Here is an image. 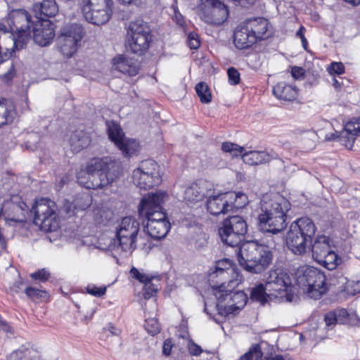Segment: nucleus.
I'll return each mask as SVG.
<instances>
[{"label": "nucleus", "mask_w": 360, "mask_h": 360, "mask_svg": "<svg viewBox=\"0 0 360 360\" xmlns=\"http://www.w3.org/2000/svg\"><path fill=\"white\" fill-rule=\"evenodd\" d=\"M36 21L54 17L58 12V7L54 0H44L33 6Z\"/></svg>", "instance_id": "29"}, {"label": "nucleus", "mask_w": 360, "mask_h": 360, "mask_svg": "<svg viewBox=\"0 0 360 360\" xmlns=\"http://www.w3.org/2000/svg\"><path fill=\"white\" fill-rule=\"evenodd\" d=\"M268 297L271 298L273 297L270 295L269 292L266 289L265 284L260 283L252 288L250 298L252 300L264 304L267 302Z\"/></svg>", "instance_id": "39"}, {"label": "nucleus", "mask_w": 360, "mask_h": 360, "mask_svg": "<svg viewBox=\"0 0 360 360\" xmlns=\"http://www.w3.org/2000/svg\"><path fill=\"white\" fill-rule=\"evenodd\" d=\"M32 33L34 42L41 46L49 44L55 37L53 25L47 19L33 22Z\"/></svg>", "instance_id": "21"}, {"label": "nucleus", "mask_w": 360, "mask_h": 360, "mask_svg": "<svg viewBox=\"0 0 360 360\" xmlns=\"http://www.w3.org/2000/svg\"><path fill=\"white\" fill-rule=\"evenodd\" d=\"M324 321L326 326L331 328L338 323L337 317L333 311H330L325 314Z\"/></svg>", "instance_id": "55"}, {"label": "nucleus", "mask_w": 360, "mask_h": 360, "mask_svg": "<svg viewBox=\"0 0 360 360\" xmlns=\"http://www.w3.org/2000/svg\"><path fill=\"white\" fill-rule=\"evenodd\" d=\"M297 284L312 299H319L328 290L325 274L319 269L304 266L296 273Z\"/></svg>", "instance_id": "6"}, {"label": "nucleus", "mask_w": 360, "mask_h": 360, "mask_svg": "<svg viewBox=\"0 0 360 360\" xmlns=\"http://www.w3.org/2000/svg\"><path fill=\"white\" fill-rule=\"evenodd\" d=\"M85 176L79 174V184L88 189H98L112 183L120 174V162L111 157L95 158L87 163Z\"/></svg>", "instance_id": "2"}, {"label": "nucleus", "mask_w": 360, "mask_h": 360, "mask_svg": "<svg viewBox=\"0 0 360 360\" xmlns=\"http://www.w3.org/2000/svg\"><path fill=\"white\" fill-rule=\"evenodd\" d=\"M108 136L124 156H131L139 150V143L134 139H127L121 127L115 122L108 124Z\"/></svg>", "instance_id": "19"}, {"label": "nucleus", "mask_w": 360, "mask_h": 360, "mask_svg": "<svg viewBox=\"0 0 360 360\" xmlns=\"http://www.w3.org/2000/svg\"><path fill=\"white\" fill-rule=\"evenodd\" d=\"M35 22L31 20L29 13L22 9L13 11L10 14V27L11 32H15L19 39L22 38V42H27L31 37V27L32 23Z\"/></svg>", "instance_id": "17"}, {"label": "nucleus", "mask_w": 360, "mask_h": 360, "mask_svg": "<svg viewBox=\"0 0 360 360\" xmlns=\"http://www.w3.org/2000/svg\"><path fill=\"white\" fill-rule=\"evenodd\" d=\"M289 229L298 234L310 245L316 232L315 224L309 217H301L295 220L290 224Z\"/></svg>", "instance_id": "24"}, {"label": "nucleus", "mask_w": 360, "mask_h": 360, "mask_svg": "<svg viewBox=\"0 0 360 360\" xmlns=\"http://www.w3.org/2000/svg\"><path fill=\"white\" fill-rule=\"evenodd\" d=\"M139 222L132 217H124L117 229L118 248L124 252H132L136 247V237L139 231Z\"/></svg>", "instance_id": "14"}, {"label": "nucleus", "mask_w": 360, "mask_h": 360, "mask_svg": "<svg viewBox=\"0 0 360 360\" xmlns=\"http://www.w3.org/2000/svg\"><path fill=\"white\" fill-rule=\"evenodd\" d=\"M38 356V351L32 347H20L8 356V360H32Z\"/></svg>", "instance_id": "36"}, {"label": "nucleus", "mask_w": 360, "mask_h": 360, "mask_svg": "<svg viewBox=\"0 0 360 360\" xmlns=\"http://www.w3.org/2000/svg\"><path fill=\"white\" fill-rule=\"evenodd\" d=\"M151 281L152 280H149L144 284L143 296L146 300L152 297L158 290V285L153 283Z\"/></svg>", "instance_id": "45"}, {"label": "nucleus", "mask_w": 360, "mask_h": 360, "mask_svg": "<svg viewBox=\"0 0 360 360\" xmlns=\"http://www.w3.org/2000/svg\"><path fill=\"white\" fill-rule=\"evenodd\" d=\"M305 30V28L303 26H301L299 30L297 32L296 36L301 39L302 46L305 50H307L308 43L307 39L304 37Z\"/></svg>", "instance_id": "59"}, {"label": "nucleus", "mask_w": 360, "mask_h": 360, "mask_svg": "<svg viewBox=\"0 0 360 360\" xmlns=\"http://www.w3.org/2000/svg\"><path fill=\"white\" fill-rule=\"evenodd\" d=\"M285 243L288 248L297 255H304L307 252V248L311 246L304 239L290 229L286 233Z\"/></svg>", "instance_id": "30"}, {"label": "nucleus", "mask_w": 360, "mask_h": 360, "mask_svg": "<svg viewBox=\"0 0 360 360\" xmlns=\"http://www.w3.org/2000/svg\"><path fill=\"white\" fill-rule=\"evenodd\" d=\"M115 70L130 77L136 75L139 71L137 60L124 55H117L112 59Z\"/></svg>", "instance_id": "28"}, {"label": "nucleus", "mask_w": 360, "mask_h": 360, "mask_svg": "<svg viewBox=\"0 0 360 360\" xmlns=\"http://www.w3.org/2000/svg\"><path fill=\"white\" fill-rule=\"evenodd\" d=\"M173 346L174 345L171 339H167L165 340L162 346V354L166 356H169L172 353Z\"/></svg>", "instance_id": "57"}, {"label": "nucleus", "mask_w": 360, "mask_h": 360, "mask_svg": "<svg viewBox=\"0 0 360 360\" xmlns=\"http://www.w3.org/2000/svg\"><path fill=\"white\" fill-rule=\"evenodd\" d=\"M328 71L330 75H342L345 72V66L341 62H333L328 68Z\"/></svg>", "instance_id": "48"}, {"label": "nucleus", "mask_w": 360, "mask_h": 360, "mask_svg": "<svg viewBox=\"0 0 360 360\" xmlns=\"http://www.w3.org/2000/svg\"><path fill=\"white\" fill-rule=\"evenodd\" d=\"M221 149L225 153H229L232 157H237L243 155L245 149L236 143L231 142H224L221 145Z\"/></svg>", "instance_id": "42"}, {"label": "nucleus", "mask_w": 360, "mask_h": 360, "mask_svg": "<svg viewBox=\"0 0 360 360\" xmlns=\"http://www.w3.org/2000/svg\"><path fill=\"white\" fill-rule=\"evenodd\" d=\"M168 198V194L161 190L148 193L141 201L140 214L146 217L147 221L167 220L166 213L163 211L162 204Z\"/></svg>", "instance_id": "9"}, {"label": "nucleus", "mask_w": 360, "mask_h": 360, "mask_svg": "<svg viewBox=\"0 0 360 360\" xmlns=\"http://www.w3.org/2000/svg\"><path fill=\"white\" fill-rule=\"evenodd\" d=\"M91 141V139L89 134L83 130H76L71 134L69 139L71 150L75 153L87 148Z\"/></svg>", "instance_id": "32"}, {"label": "nucleus", "mask_w": 360, "mask_h": 360, "mask_svg": "<svg viewBox=\"0 0 360 360\" xmlns=\"http://www.w3.org/2000/svg\"><path fill=\"white\" fill-rule=\"evenodd\" d=\"M355 136H360V117L352 118L345 124L344 130L339 135L337 133L332 134L327 139L330 141L338 139L346 146H352Z\"/></svg>", "instance_id": "23"}, {"label": "nucleus", "mask_w": 360, "mask_h": 360, "mask_svg": "<svg viewBox=\"0 0 360 360\" xmlns=\"http://www.w3.org/2000/svg\"><path fill=\"white\" fill-rule=\"evenodd\" d=\"M274 244L265 245L257 240H247L241 243L236 253L239 265L250 274L263 272L271 263Z\"/></svg>", "instance_id": "3"}, {"label": "nucleus", "mask_w": 360, "mask_h": 360, "mask_svg": "<svg viewBox=\"0 0 360 360\" xmlns=\"http://www.w3.org/2000/svg\"><path fill=\"white\" fill-rule=\"evenodd\" d=\"M269 345L266 342L252 345L249 351L242 356L238 360H259L263 359L264 352Z\"/></svg>", "instance_id": "38"}, {"label": "nucleus", "mask_w": 360, "mask_h": 360, "mask_svg": "<svg viewBox=\"0 0 360 360\" xmlns=\"http://www.w3.org/2000/svg\"><path fill=\"white\" fill-rule=\"evenodd\" d=\"M112 6V0H83L82 10L86 21L101 25L109 20Z\"/></svg>", "instance_id": "13"}, {"label": "nucleus", "mask_w": 360, "mask_h": 360, "mask_svg": "<svg viewBox=\"0 0 360 360\" xmlns=\"http://www.w3.org/2000/svg\"><path fill=\"white\" fill-rule=\"evenodd\" d=\"M247 231L248 225L244 219L240 216L235 215L224 220L218 233L224 243L235 247L240 244Z\"/></svg>", "instance_id": "10"}, {"label": "nucleus", "mask_w": 360, "mask_h": 360, "mask_svg": "<svg viewBox=\"0 0 360 360\" xmlns=\"http://www.w3.org/2000/svg\"><path fill=\"white\" fill-rule=\"evenodd\" d=\"M151 37H129L128 46L131 52L142 55L149 47Z\"/></svg>", "instance_id": "34"}, {"label": "nucleus", "mask_w": 360, "mask_h": 360, "mask_svg": "<svg viewBox=\"0 0 360 360\" xmlns=\"http://www.w3.org/2000/svg\"><path fill=\"white\" fill-rule=\"evenodd\" d=\"M175 17L176 18V22L180 25H182L184 23L182 15L181 14H179V15L176 14Z\"/></svg>", "instance_id": "64"}, {"label": "nucleus", "mask_w": 360, "mask_h": 360, "mask_svg": "<svg viewBox=\"0 0 360 360\" xmlns=\"http://www.w3.org/2000/svg\"><path fill=\"white\" fill-rule=\"evenodd\" d=\"M30 277L34 280H37L41 282H45L50 277V273L45 269H42L31 274Z\"/></svg>", "instance_id": "50"}, {"label": "nucleus", "mask_w": 360, "mask_h": 360, "mask_svg": "<svg viewBox=\"0 0 360 360\" xmlns=\"http://www.w3.org/2000/svg\"><path fill=\"white\" fill-rule=\"evenodd\" d=\"M234 195L236 196L233 198V205L234 207H241L245 205L248 202V197L245 194L243 193H234Z\"/></svg>", "instance_id": "53"}, {"label": "nucleus", "mask_w": 360, "mask_h": 360, "mask_svg": "<svg viewBox=\"0 0 360 360\" xmlns=\"http://www.w3.org/2000/svg\"><path fill=\"white\" fill-rule=\"evenodd\" d=\"M24 292L29 299L34 302H39V300L46 298L47 296L46 290L33 287H26L24 289Z\"/></svg>", "instance_id": "41"}, {"label": "nucleus", "mask_w": 360, "mask_h": 360, "mask_svg": "<svg viewBox=\"0 0 360 360\" xmlns=\"http://www.w3.org/2000/svg\"><path fill=\"white\" fill-rule=\"evenodd\" d=\"M354 291L357 293L360 292V280L354 282Z\"/></svg>", "instance_id": "63"}, {"label": "nucleus", "mask_w": 360, "mask_h": 360, "mask_svg": "<svg viewBox=\"0 0 360 360\" xmlns=\"http://www.w3.org/2000/svg\"><path fill=\"white\" fill-rule=\"evenodd\" d=\"M304 75V70L302 68L294 66L291 70V75L293 78L299 79Z\"/></svg>", "instance_id": "58"}, {"label": "nucleus", "mask_w": 360, "mask_h": 360, "mask_svg": "<svg viewBox=\"0 0 360 360\" xmlns=\"http://www.w3.org/2000/svg\"><path fill=\"white\" fill-rule=\"evenodd\" d=\"M128 35L129 37H151L150 28L147 22L138 19L130 23Z\"/></svg>", "instance_id": "35"}, {"label": "nucleus", "mask_w": 360, "mask_h": 360, "mask_svg": "<svg viewBox=\"0 0 360 360\" xmlns=\"http://www.w3.org/2000/svg\"><path fill=\"white\" fill-rule=\"evenodd\" d=\"M84 34V27L78 23L67 24L60 29L56 45L63 56L70 58L77 52Z\"/></svg>", "instance_id": "8"}, {"label": "nucleus", "mask_w": 360, "mask_h": 360, "mask_svg": "<svg viewBox=\"0 0 360 360\" xmlns=\"http://www.w3.org/2000/svg\"><path fill=\"white\" fill-rule=\"evenodd\" d=\"M233 272L231 262L226 259L217 263L215 270L209 274V281L213 290L216 285H219L222 282L229 279V274Z\"/></svg>", "instance_id": "26"}, {"label": "nucleus", "mask_w": 360, "mask_h": 360, "mask_svg": "<svg viewBox=\"0 0 360 360\" xmlns=\"http://www.w3.org/2000/svg\"><path fill=\"white\" fill-rule=\"evenodd\" d=\"M132 180L134 185L141 189H149L158 186L162 181L160 167L153 160L142 161L133 171Z\"/></svg>", "instance_id": "11"}, {"label": "nucleus", "mask_w": 360, "mask_h": 360, "mask_svg": "<svg viewBox=\"0 0 360 360\" xmlns=\"http://www.w3.org/2000/svg\"><path fill=\"white\" fill-rule=\"evenodd\" d=\"M212 193V184L205 180H200L186 188L184 198L188 202H195L207 198Z\"/></svg>", "instance_id": "22"}, {"label": "nucleus", "mask_w": 360, "mask_h": 360, "mask_svg": "<svg viewBox=\"0 0 360 360\" xmlns=\"http://www.w3.org/2000/svg\"><path fill=\"white\" fill-rule=\"evenodd\" d=\"M187 43L190 49H197L200 45L198 34L190 32L187 37Z\"/></svg>", "instance_id": "52"}, {"label": "nucleus", "mask_w": 360, "mask_h": 360, "mask_svg": "<svg viewBox=\"0 0 360 360\" xmlns=\"http://www.w3.org/2000/svg\"><path fill=\"white\" fill-rule=\"evenodd\" d=\"M15 114L13 108L7 105L6 99H0V128L13 122Z\"/></svg>", "instance_id": "37"}, {"label": "nucleus", "mask_w": 360, "mask_h": 360, "mask_svg": "<svg viewBox=\"0 0 360 360\" xmlns=\"http://www.w3.org/2000/svg\"><path fill=\"white\" fill-rule=\"evenodd\" d=\"M146 330L151 335H155L160 331V324L155 319H148L144 325Z\"/></svg>", "instance_id": "43"}, {"label": "nucleus", "mask_w": 360, "mask_h": 360, "mask_svg": "<svg viewBox=\"0 0 360 360\" xmlns=\"http://www.w3.org/2000/svg\"><path fill=\"white\" fill-rule=\"evenodd\" d=\"M186 342V347L191 356H199L204 350L191 339H184Z\"/></svg>", "instance_id": "44"}, {"label": "nucleus", "mask_w": 360, "mask_h": 360, "mask_svg": "<svg viewBox=\"0 0 360 360\" xmlns=\"http://www.w3.org/2000/svg\"><path fill=\"white\" fill-rule=\"evenodd\" d=\"M0 35V62L9 58L15 49H22L27 43L22 42L17 34L15 36L13 32L6 31L4 25H1Z\"/></svg>", "instance_id": "20"}, {"label": "nucleus", "mask_w": 360, "mask_h": 360, "mask_svg": "<svg viewBox=\"0 0 360 360\" xmlns=\"http://www.w3.org/2000/svg\"><path fill=\"white\" fill-rule=\"evenodd\" d=\"M200 17L208 24L221 25L229 16L227 6L219 0H201Z\"/></svg>", "instance_id": "15"}, {"label": "nucleus", "mask_w": 360, "mask_h": 360, "mask_svg": "<svg viewBox=\"0 0 360 360\" xmlns=\"http://www.w3.org/2000/svg\"><path fill=\"white\" fill-rule=\"evenodd\" d=\"M311 245L313 259L328 270L335 269L341 259L338 256L330 245L329 237L319 236Z\"/></svg>", "instance_id": "12"}, {"label": "nucleus", "mask_w": 360, "mask_h": 360, "mask_svg": "<svg viewBox=\"0 0 360 360\" xmlns=\"http://www.w3.org/2000/svg\"><path fill=\"white\" fill-rule=\"evenodd\" d=\"M24 283H23V281H21V280H19L18 281H15L13 285L12 286H11V291L13 292V293H19L20 292L22 291V286H23Z\"/></svg>", "instance_id": "60"}, {"label": "nucleus", "mask_w": 360, "mask_h": 360, "mask_svg": "<svg viewBox=\"0 0 360 360\" xmlns=\"http://www.w3.org/2000/svg\"><path fill=\"white\" fill-rule=\"evenodd\" d=\"M236 283L233 280H229L228 283L222 282L219 285H216V289L213 290L217 300V303L213 308L221 316L236 314L246 304V295L240 290H232Z\"/></svg>", "instance_id": "4"}, {"label": "nucleus", "mask_w": 360, "mask_h": 360, "mask_svg": "<svg viewBox=\"0 0 360 360\" xmlns=\"http://www.w3.org/2000/svg\"><path fill=\"white\" fill-rule=\"evenodd\" d=\"M260 205L259 229L272 234L282 231L287 226L286 212L290 210L289 201L278 193H266L262 195Z\"/></svg>", "instance_id": "1"}, {"label": "nucleus", "mask_w": 360, "mask_h": 360, "mask_svg": "<svg viewBox=\"0 0 360 360\" xmlns=\"http://www.w3.org/2000/svg\"><path fill=\"white\" fill-rule=\"evenodd\" d=\"M10 326L8 323L4 321H0V330H3L4 332L8 333L10 331Z\"/></svg>", "instance_id": "61"}, {"label": "nucleus", "mask_w": 360, "mask_h": 360, "mask_svg": "<svg viewBox=\"0 0 360 360\" xmlns=\"http://www.w3.org/2000/svg\"><path fill=\"white\" fill-rule=\"evenodd\" d=\"M211 195L207 197L206 207L207 212L212 215L226 214L234 208L233 198L236 196L233 192H226Z\"/></svg>", "instance_id": "18"}, {"label": "nucleus", "mask_w": 360, "mask_h": 360, "mask_svg": "<svg viewBox=\"0 0 360 360\" xmlns=\"http://www.w3.org/2000/svg\"><path fill=\"white\" fill-rule=\"evenodd\" d=\"M211 307H212V306H211V305H209V304H207V302H205V308H204V311H205V312L207 314H208V315H210V316H211V315L212 314V311H211V309H210Z\"/></svg>", "instance_id": "62"}, {"label": "nucleus", "mask_w": 360, "mask_h": 360, "mask_svg": "<svg viewBox=\"0 0 360 360\" xmlns=\"http://www.w3.org/2000/svg\"><path fill=\"white\" fill-rule=\"evenodd\" d=\"M268 352H264V356L262 360H285L282 355L273 354V347L269 345V347H266Z\"/></svg>", "instance_id": "54"}, {"label": "nucleus", "mask_w": 360, "mask_h": 360, "mask_svg": "<svg viewBox=\"0 0 360 360\" xmlns=\"http://www.w3.org/2000/svg\"><path fill=\"white\" fill-rule=\"evenodd\" d=\"M146 229L148 235L156 240L165 238L170 229V223L168 220L159 221L150 220L147 221Z\"/></svg>", "instance_id": "31"}, {"label": "nucleus", "mask_w": 360, "mask_h": 360, "mask_svg": "<svg viewBox=\"0 0 360 360\" xmlns=\"http://www.w3.org/2000/svg\"><path fill=\"white\" fill-rule=\"evenodd\" d=\"M289 229L298 234L310 245L316 232L315 224L309 217H301L295 220L290 224Z\"/></svg>", "instance_id": "25"}, {"label": "nucleus", "mask_w": 360, "mask_h": 360, "mask_svg": "<svg viewBox=\"0 0 360 360\" xmlns=\"http://www.w3.org/2000/svg\"><path fill=\"white\" fill-rule=\"evenodd\" d=\"M131 274L133 278L139 281L141 283H146L149 280H152L153 277L149 276L148 274L145 273L140 272L136 268L133 267L131 271Z\"/></svg>", "instance_id": "47"}, {"label": "nucleus", "mask_w": 360, "mask_h": 360, "mask_svg": "<svg viewBox=\"0 0 360 360\" xmlns=\"http://www.w3.org/2000/svg\"><path fill=\"white\" fill-rule=\"evenodd\" d=\"M197 95L202 103H209L212 101V94L208 86L204 82H200L195 86Z\"/></svg>", "instance_id": "40"}, {"label": "nucleus", "mask_w": 360, "mask_h": 360, "mask_svg": "<svg viewBox=\"0 0 360 360\" xmlns=\"http://www.w3.org/2000/svg\"><path fill=\"white\" fill-rule=\"evenodd\" d=\"M278 158V154L274 150H250L242 155L243 161L250 165L266 164Z\"/></svg>", "instance_id": "27"}, {"label": "nucleus", "mask_w": 360, "mask_h": 360, "mask_svg": "<svg viewBox=\"0 0 360 360\" xmlns=\"http://www.w3.org/2000/svg\"><path fill=\"white\" fill-rule=\"evenodd\" d=\"M56 202L47 198L37 200L32 205L31 212L34 214V223L44 231H56L60 226V220L56 212Z\"/></svg>", "instance_id": "7"}, {"label": "nucleus", "mask_w": 360, "mask_h": 360, "mask_svg": "<svg viewBox=\"0 0 360 360\" xmlns=\"http://www.w3.org/2000/svg\"><path fill=\"white\" fill-rule=\"evenodd\" d=\"M333 312H335L339 324H344L347 322L349 314L345 309L333 310Z\"/></svg>", "instance_id": "56"}, {"label": "nucleus", "mask_w": 360, "mask_h": 360, "mask_svg": "<svg viewBox=\"0 0 360 360\" xmlns=\"http://www.w3.org/2000/svg\"><path fill=\"white\" fill-rule=\"evenodd\" d=\"M271 35L269 22L263 18L249 19L237 27L234 32V44L239 49L250 47L257 41Z\"/></svg>", "instance_id": "5"}, {"label": "nucleus", "mask_w": 360, "mask_h": 360, "mask_svg": "<svg viewBox=\"0 0 360 360\" xmlns=\"http://www.w3.org/2000/svg\"><path fill=\"white\" fill-rule=\"evenodd\" d=\"M273 94L280 100L290 101L296 98L297 90L295 86L281 82L274 86Z\"/></svg>", "instance_id": "33"}, {"label": "nucleus", "mask_w": 360, "mask_h": 360, "mask_svg": "<svg viewBox=\"0 0 360 360\" xmlns=\"http://www.w3.org/2000/svg\"><path fill=\"white\" fill-rule=\"evenodd\" d=\"M229 82L231 85H236L239 84L240 77L239 72L234 68H230L227 71Z\"/></svg>", "instance_id": "49"}, {"label": "nucleus", "mask_w": 360, "mask_h": 360, "mask_svg": "<svg viewBox=\"0 0 360 360\" xmlns=\"http://www.w3.org/2000/svg\"><path fill=\"white\" fill-rule=\"evenodd\" d=\"M106 290L105 286L97 287L94 284H89L86 288L87 293L97 297L104 295L106 292Z\"/></svg>", "instance_id": "46"}, {"label": "nucleus", "mask_w": 360, "mask_h": 360, "mask_svg": "<svg viewBox=\"0 0 360 360\" xmlns=\"http://www.w3.org/2000/svg\"><path fill=\"white\" fill-rule=\"evenodd\" d=\"M91 203V198L88 195H83L76 200L75 207L80 210L88 208Z\"/></svg>", "instance_id": "51"}, {"label": "nucleus", "mask_w": 360, "mask_h": 360, "mask_svg": "<svg viewBox=\"0 0 360 360\" xmlns=\"http://www.w3.org/2000/svg\"><path fill=\"white\" fill-rule=\"evenodd\" d=\"M266 289L270 295L276 298L283 297L291 287L290 276L281 269H271L266 275Z\"/></svg>", "instance_id": "16"}]
</instances>
